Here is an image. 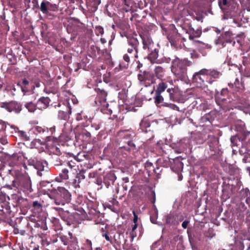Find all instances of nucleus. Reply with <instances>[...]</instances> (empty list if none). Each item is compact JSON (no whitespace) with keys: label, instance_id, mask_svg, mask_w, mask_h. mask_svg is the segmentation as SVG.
Segmentation results:
<instances>
[{"label":"nucleus","instance_id":"nucleus-1","mask_svg":"<svg viewBox=\"0 0 250 250\" xmlns=\"http://www.w3.org/2000/svg\"><path fill=\"white\" fill-rule=\"evenodd\" d=\"M217 113L216 111L212 110L208 113H206L204 115V131L211 132V134L208 135L207 139V144L209 146L210 152H209V157L212 159H218L220 155V151L219 148V140L216 137L212 131L214 130V122L217 117Z\"/></svg>","mask_w":250,"mask_h":250},{"label":"nucleus","instance_id":"nucleus-2","mask_svg":"<svg viewBox=\"0 0 250 250\" xmlns=\"http://www.w3.org/2000/svg\"><path fill=\"white\" fill-rule=\"evenodd\" d=\"M187 59L176 58L172 62L171 70L177 80L186 82L187 81V67L191 65Z\"/></svg>","mask_w":250,"mask_h":250},{"label":"nucleus","instance_id":"nucleus-3","mask_svg":"<svg viewBox=\"0 0 250 250\" xmlns=\"http://www.w3.org/2000/svg\"><path fill=\"white\" fill-rule=\"evenodd\" d=\"M95 91L97 94L95 101L96 104L102 106L101 110L104 113L111 114L112 111L108 108L109 104L106 102L107 92L100 88H95Z\"/></svg>","mask_w":250,"mask_h":250},{"label":"nucleus","instance_id":"nucleus-4","mask_svg":"<svg viewBox=\"0 0 250 250\" xmlns=\"http://www.w3.org/2000/svg\"><path fill=\"white\" fill-rule=\"evenodd\" d=\"M71 200V194L63 187H59L54 198V203L57 205L63 206L68 204Z\"/></svg>","mask_w":250,"mask_h":250},{"label":"nucleus","instance_id":"nucleus-5","mask_svg":"<svg viewBox=\"0 0 250 250\" xmlns=\"http://www.w3.org/2000/svg\"><path fill=\"white\" fill-rule=\"evenodd\" d=\"M14 184L18 186V190L27 194L32 191L31 180L27 175H22L18 177L14 181Z\"/></svg>","mask_w":250,"mask_h":250},{"label":"nucleus","instance_id":"nucleus-6","mask_svg":"<svg viewBox=\"0 0 250 250\" xmlns=\"http://www.w3.org/2000/svg\"><path fill=\"white\" fill-rule=\"evenodd\" d=\"M138 57V49L136 45L132 42L129 41L127 53L123 56L124 60L128 63L130 60L135 61Z\"/></svg>","mask_w":250,"mask_h":250},{"label":"nucleus","instance_id":"nucleus-7","mask_svg":"<svg viewBox=\"0 0 250 250\" xmlns=\"http://www.w3.org/2000/svg\"><path fill=\"white\" fill-rule=\"evenodd\" d=\"M167 39L170 42L171 46L175 48H181L182 45V39L179 34H178L176 29H174L168 34Z\"/></svg>","mask_w":250,"mask_h":250},{"label":"nucleus","instance_id":"nucleus-8","mask_svg":"<svg viewBox=\"0 0 250 250\" xmlns=\"http://www.w3.org/2000/svg\"><path fill=\"white\" fill-rule=\"evenodd\" d=\"M241 16V10L239 8V5L235 2H232V4L229 8L225 12L224 19L238 17Z\"/></svg>","mask_w":250,"mask_h":250},{"label":"nucleus","instance_id":"nucleus-9","mask_svg":"<svg viewBox=\"0 0 250 250\" xmlns=\"http://www.w3.org/2000/svg\"><path fill=\"white\" fill-rule=\"evenodd\" d=\"M228 85L230 88H232L233 90L239 93H242L245 90L244 83L242 77H241L240 79L238 78H236L234 81L233 83H229Z\"/></svg>","mask_w":250,"mask_h":250},{"label":"nucleus","instance_id":"nucleus-10","mask_svg":"<svg viewBox=\"0 0 250 250\" xmlns=\"http://www.w3.org/2000/svg\"><path fill=\"white\" fill-rule=\"evenodd\" d=\"M167 92L168 93L169 97L170 100L174 102H183V99H181L180 96L182 95L181 91L177 87L174 88H168Z\"/></svg>","mask_w":250,"mask_h":250},{"label":"nucleus","instance_id":"nucleus-11","mask_svg":"<svg viewBox=\"0 0 250 250\" xmlns=\"http://www.w3.org/2000/svg\"><path fill=\"white\" fill-rule=\"evenodd\" d=\"M1 107L5 108L8 111H14L19 113L21 109V105L16 102H11L9 103H1L0 104Z\"/></svg>","mask_w":250,"mask_h":250},{"label":"nucleus","instance_id":"nucleus-12","mask_svg":"<svg viewBox=\"0 0 250 250\" xmlns=\"http://www.w3.org/2000/svg\"><path fill=\"white\" fill-rule=\"evenodd\" d=\"M69 237L63 236L61 237V240L64 245H68L73 249H77V242L75 237H73L72 234L70 232L69 233Z\"/></svg>","mask_w":250,"mask_h":250},{"label":"nucleus","instance_id":"nucleus-13","mask_svg":"<svg viewBox=\"0 0 250 250\" xmlns=\"http://www.w3.org/2000/svg\"><path fill=\"white\" fill-rule=\"evenodd\" d=\"M203 70L195 72L192 76V83L197 87H201L203 83Z\"/></svg>","mask_w":250,"mask_h":250},{"label":"nucleus","instance_id":"nucleus-14","mask_svg":"<svg viewBox=\"0 0 250 250\" xmlns=\"http://www.w3.org/2000/svg\"><path fill=\"white\" fill-rule=\"evenodd\" d=\"M34 132L37 135H42L46 138V141H49L50 136H48L49 134L48 128L42 127L40 126H35L33 128Z\"/></svg>","mask_w":250,"mask_h":250},{"label":"nucleus","instance_id":"nucleus-15","mask_svg":"<svg viewBox=\"0 0 250 250\" xmlns=\"http://www.w3.org/2000/svg\"><path fill=\"white\" fill-rule=\"evenodd\" d=\"M141 38L143 44V48L145 49H147L149 51L153 50V42L148 35H143L141 36Z\"/></svg>","mask_w":250,"mask_h":250},{"label":"nucleus","instance_id":"nucleus-16","mask_svg":"<svg viewBox=\"0 0 250 250\" xmlns=\"http://www.w3.org/2000/svg\"><path fill=\"white\" fill-rule=\"evenodd\" d=\"M46 140L45 141H42L40 139H34L30 143V147L31 148H37L39 151H42L44 149V146H46L47 144H46Z\"/></svg>","mask_w":250,"mask_h":250},{"label":"nucleus","instance_id":"nucleus-17","mask_svg":"<svg viewBox=\"0 0 250 250\" xmlns=\"http://www.w3.org/2000/svg\"><path fill=\"white\" fill-rule=\"evenodd\" d=\"M126 143V142H125ZM120 150L122 151H127L129 153H133L136 150V146L131 141L126 142V144L120 146Z\"/></svg>","mask_w":250,"mask_h":250},{"label":"nucleus","instance_id":"nucleus-18","mask_svg":"<svg viewBox=\"0 0 250 250\" xmlns=\"http://www.w3.org/2000/svg\"><path fill=\"white\" fill-rule=\"evenodd\" d=\"M50 100L47 97L41 98L37 103V107L41 110L46 108L49 105Z\"/></svg>","mask_w":250,"mask_h":250},{"label":"nucleus","instance_id":"nucleus-19","mask_svg":"<svg viewBox=\"0 0 250 250\" xmlns=\"http://www.w3.org/2000/svg\"><path fill=\"white\" fill-rule=\"evenodd\" d=\"M100 3L101 0H88L86 4L88 10L93 12L97 10L98 5Z\"/></svg>","mask_w":250,"mask_h":250},{"label":"nucleus","instance_id":"nucleus-20","mask_svg":"<svg viewBox=\"0 0 250 250\" xmlns=\"http://www.w3.org/2000/svg\"><path fill=\"white\" fill-rule=\"evenodd\" d=\"M232 2H234L231 0H218V4L220 8L224 12L229 8L232 4Z\"/></svg>","mask_w":250,"mask_h":250},{"label":"nucleus","instance_id":"nucleus-21","mask_svg":"<svg viewBox=\"0 0 250 250\" xmlns=\"http://www.w3.org/2000/svg\"><path fill=\"white\" fill-rule=\"evenodd\" d=\"M140 130L145 133L150 131V124L149 121L146 119H144L140 124Z\"/></svg>","mask_w":250,"mask_h":250},{"label":"nucleus","instance_id":"nucleus-22","mask_svg":"<svg viewBox=\"0 0 250 250\" xmlns=\"http://www.w3.org/2000/svg\"><path fill=\"white\" fill-rule=\"evenodd\" d=\"M85 179V175H84V171H81L77 174L76 179L73 182V186L75 188H80V184L81 181Z\"/></svg>","mask_w":250,"mask_h":250},{"label":"nucleus","instance_id":"nucleus-23","mask_svg":"<svg viewBox=\"0 0 250 250\" xmlns=\"http://www.w3.org/2000/svg\"><path fill=\"white\" fill-rule=\"evenodd\" d=\"M250 135V132H248L245 136H243V137L239 138L238 136H233L230 138V141L232 146H237L239 145L238 144V142H241V141H243L245 139L246 137L247 136H249Z\"/></svg>","mask_w":250,"mask_h":250},{"label":"nucleus","instance_id":"nucleus-24","mask_svg":"<svg viewBox=\"0 0 250 250\" xmlns=\"http://www.w3.org/2000/svg\"><path fill=\"white\" fill-rule=\"evenodd\" d=\"M209 75L211 77L216 79L218 78L220 73L215 69H207L204 68V75Z\"/></svg>","mask_w":250,"mask_h":250},{"label":"nucleus","instance_id":"nucleus-25","mask_svg":"<svg viewBox=\"0 0 250 250\" xmlns=\"http://www.w3.org/2000/svg\"><path fill=\"white\" fill-rule=\"evenodd\" d=\"M68 170L66 168L62 169V172L59 174V178L57 177L56 178V181L61 182V180H65L68 179Z\"/></svg>","mask_w":250,"mask_h":250},{"label":"nucleus","instance_id":"nucleus-26","mask_svg":"<svg viewBox=\"0 0 250 250\" xmlns=\"http://www.w3.org/2000/svg\"><path fill=\"white\" fill-rule=\"evenodd\" d=\"M34 167L37 170V174L39 176H42L43 175L42 171H44V166L42 162L38 160Z\"/></svg>","mask_w":250,"mask_h":250},{"label":"nucleus","instance_id":"nucleus-27","mask_svg":"<svg viewBox=\"0 0 250 250\" xmlns=\"http://www.w3.org/2000/svg\"><path fill=\"white\" fill-rule=\"evenodd\" d=\"M242 197L246 198L245 201L250 207V191L247 188L243 189L241 191Z\"/></svg>","mask_w":250,"mask_h":250},{"label":"nucleus","instance_id":"nucleus-28","mask_svg":"<svg viewBox=\"0 0 250 250\" xmlns=\"http://www.w3.org/2000/svg\"><path fill=\"white\" fill-rule=\"evenodd\" d=\"M52 5L49 1L46 0H43L41 4L40 9L43 14H47L48 13V8L49 6Z\"/></svg>","mask_w":250,"mask_h":250},{"label":"nucleus","instance_id":"nucleus-29","mask_svg":"<svg viewBox=\"0 0 250 250\" xmlns=\"http://www.w3.org/2000/svg\"><path fill=\"white\" fill-rule=\"evenodd\" d=\"M155 73L159 79H162L165 76V69L161 66H158L155 67Z\"/></svg>","mask_w":250,"mask_h":250},{"label":"nucleus","instance_id":"nucleus-30","mask_svg":"<svg viewBox=\"0 0 250 250\" xmlns=\"http://www.w3.org/2000/svg\"><path fill=\"white\" fill-rule=\"evenodd\" d=\"M167 87V85L165 83L161 82L158 85L155 92L161 94L163 92H164L165 90Z\"/></svg>","mask_w":250,"mask_h":250},{"label":"nucleus","instance_id":"nucleus-31","mask_svg":"<svg viewBox=\"0 0 250 250\" xmlns=\"http://www.w3.org/2000/svg\"><path fill=\"white\" fill-rule=\"evenodd\" d=\"M206 93L207 95L206 99L207 100L211 99L213 98V95H214V92L213 91L209 89L208 88V86L206 87L204 86V94Z\"/></svg>","mask_w":250,"mask_h":250},{"label":"nucleus","instance_id":"nucleus-32","mask_svg":"<svg viewBox=\"0 0 250 250\" xmlns=\"http://www.w3.org/2000/svg\"><path fill=\"white\" fill-rule=\"evenodd\" d=\"M148 74L144 72L143 74H139L138 75V79L142 84H144L146 86V84L144 83L147 79Z\"/></svg>","mask_w":250,"mask_h":250},{"label":"nucleus","instance_id":"nucleus-33","mask_svg":"<svg viewBox=\"0 0 250 250\" xmlns=\"http://www.w3.org/2000/svg\"><path fill=\"white\" fill-rule=\"evenodd\" d=\"M25 107L28 109L29 112H34L36 109L37 105L36 106L32 102H28L25 104Z\"/></svg>","mask_w":250,"mask_h":250},{"label":"nucleus","instance_id":"nucleus-34","mask_svg":"<svg viewBox=\"0 0 250 250\" xmlns=\"http://www.w3.org/2000/svg\"><path fill=\"white\" fill-rule=\"evenodd\" d=\"M202 34L201 30L197 29L196 31L193 30L192 33L189 35V38L192 40L194 38L199 37Z\"/></svg>","mask_w":250,"mask_h":250},{"label":"nucleus","instance_id":"nucleus-35","mask_svg":"<svg viewBox=\"0 0 250 250\" xmlns=\"http://www.w3.org/2000/svg\"><path fill=\"white\" fill-rule=\"evenodd\" d=\"M231 19H233V23L235 24V26H233L234 27L237 26V27H242V19L240 17H235V18H232Z\"/></svg>","mask_w":250,"mask_h":250},{"label":"nucleus","instance_id":"nucleus-36","mask_svg":"<svg viewBox=\"0 0 250 250\" xmlns=\"http://www.w3.org/2000/svg\"><path fill=\"white\" fill-rule=\"evenodd\" d=\"M228 97L226 96L218 95L215 97V100L218 104H222L227 100Z\"/></svg>","mask_w":250,"mask_h":250},{"label":"nucleus","instance_id":"nucleus-37","mask_svg":"<svg viewBox=\"0 0 250 250\" xmlns=\"http://www.w3.org/2000/svg\"><path fill=\"white\" fill-rule=\"evenodd\" d=\"M8 199V200H10L9 197L7 196L5 194L0 193V204H3L4 206H6L7 204L6 199Z\"/></svg>","mask_w":250,"mask_h":250},{"label":"nucleus","instance_id":"nucleus-38","mask_svg":"<svg viewBox=\"0 0 250 250\" xmlns=\"http://www.w3.org/2000/svg\"><path fill=\"white\" fill-rule=\"evenodd\" d=\"M154 99H155V103L156 104H159L161 103L164 100V98L161 96V93H158L157 92H155Z\"/></svg>","mask_w":250,"mask_h":250},{"label":"nucleus","instance_id":"nucleus-39","mask_svg":"<svg viewBox=\"0 0 250 250\" xmlns=\"http://www.w3.org/2000/svg\"><path fill=\"white\" fill-rule=\"evenodd\" d=\"M230 35V33L229 32H226L224 35H222V38L223 39L225 40V42H218L217 43H222V45L224 46L225 45L224 44L226 42L231 43V40L230 39H226V37L227 36H229Z\"/></svg>","mask_w":250,"mask_h":250},{"label":"nucleus","instance_id":"nucleus-40","mask_svg":"<svg viewBox=\"0 0 250 250\" xmlns=\"http://www.w3.org/2000/svg\"><path fill=\"white\" fill-rule=\"evenodd\" d=\"M154 52H152L149 55V58L151 62H155L156 59L158 58V54L156 51V49H153Z\"/></svg>","mask_w":250,"mask_h":250},{"label":"nucleus","instance_id":"nucleus-41","mask_svg":"<svg viewBox=\"0 0 250 250\" xmlns=\"http://www.w3.org/2000/svg\"><path fill=\"white\" fill-rule=\"evenodd\" d=\"M58 117L61 120H65L68 118V114L66 112L60 110L58 113Z\"/></svg>","mask_w":250,"mask_h":250},{"label":"nucleus","instance_id":"nucleus-42","mask_svg":"<svg viewBox=\"0 0 250 250\" xmlns=\"http://www.w3.org/2000/svg\"><path fill=\"white\" fill-rule=\"evenodd\" d=\"M164 106L168 107L169 109H171L172 110H177L179 111V107L177 106L175 104H167L165 103L164 104H163Z\"/></svg>","mask_w":250,"mask_h":250},{"label":"nucleus","instance_id":"nucleus-43","mask_svg":"<svg viewBox=\"0 0 250 250\" xmlns=\"http://www.w3.org/2000/svg\"><path fill=\"white\" fill-rule=\"evenodd\" d=\"M68 166L71 168L73 169L74 170L77 171V166L76 165L75 161L71 160L68 162Z\"/></svg>","mask_w":250,"mask_h":250},{"label":"nucleus","instance_id":"nucleus-44","mask_svg":"<svg viewBox=\"0 0 250 250\" xmlns=\"http://www.w3.org/2000/svg\"><path fill=\"white\" fill-rule=\"evenodd\" d=\"M51 152L56 155H60L61 154V150L57 146H53Z\"/></svg>","mask_w":250,"mask_h":250},{"label":"nucleus","instance_id":"nucleus-45","mask_svg":"<svg viewBox=\"0 0 250 250\" xmlns=\"http://www.w3.org/2000/svg\"><path fill=\"white\" fill-rule=\"evenodd\" d=\"M37 161L38 160L36 158H32L28 160V164L29 165L32 166L34 167Z\"/></svg>","mask_w":250,"mask_h":250},{"label":"nucleus","instance_id":"nucleus-46","mask_svg":"<svg viewBox=\"0 0 250 250\" xmlns=\"http://www.w3.org/2000/svg\"><path fill=\"white\" fill-rule=\"evenodd\" d=\"M33 207L35 209L38 210L39 211L42 209V205L38 201H34L33 203Z\"/></svg>","mask_w":250,"mask_h":250},{"label":"nucleus","instance_id":"nucleus-47","mask_svg":"<svg viewBox=\"0 0 250 250\" xmlns=\"http://www.w3.org/2000/svg\"><path fill=\"white\" fill-rule=\"evenodd\" d=\"M18 85L21 86V91L24 95H25L26 92L29 91V88L28 86H24V85H22L20 83H18Z\"/></svg>","mask_w":250,"mask_h":250},{"label":"nucleus","instance_id":"nucleus-48","mask_svg":"<svg viewBox=\"0 0 250 250\" xmlns=\"http://www.w3.org/2000/svg\"><path fill=\"white\" fill-rule=\"evenodd\" d=\"M190 54L192 58H198L200 56V53L196 50H193Z\"/></svg>","mask_w":250,"mask_h":250},{"label":"nucleus","instance_id":"nucleus-49","mask_svg":"<svg viewBox=\"0 0 250 250\" xmlns=\"http://www.w3.org/2000/svg\"><path fill=\"white\" fill-rule=\"evenodd\" d=\"M103 236L104 237L105 239L110 243V244H111L113 243V240L111 237L109 236L108 234L105 233L103 234Z\"/></svg>","mask_w":250,"mask_h":250},{"label":"nucleus","instance_id":"nucleus-50","mask_svg":"<svg viewBox=\"0 0 250 250\" xmlns=\"http://www.w3.org/2000/svg\"><path fill=\"white\" fill-rule=\"evenodd\" d=\"M96 31L98 33V34L103 35L104 33V30L103 27L101 26H98L96 27Z\"/></svg>","mask_w":250,"mask_h":250},{"label":"nucleus","instance_id":"nucleus-51","mask_svg":"<svg viewBox=\"0 0 250 250\" xmlns=\"http://www.w3.org/2000/svg\"><path fill=\"white\" fill-rule=\"evenodd\" d=\"M0 142L2 145H3L6 144L8 143V142H7V140L6 137H0Z\"/></svg>","mask_w":250,"mask_h":250},{"label":"nucleus","instance_id":"nucleus-52","mask_svg":"<svg viewBox=\"0 0 250 250\" xmlns=\"http://www.w3.org/2000/svg\"><path fill=\"white\" fill-rule=\"evenodd\" d=\"M83 156V157H84V155L83 154V153L82 154H81V153H79L78 154V156H77V157H76L75 158V159L76 160H77V161L78 162H81L82 161H83V160L81 158V157Z\"/></svg>","mask_w":250,"mask_h":250},{"label":"nucleus","instance_id":"nucleus-53","mask_svg":"<svg viewBox=\"0 0 250 250\" xmlns=\"http://www.w3.org/2000/svg\"><path fill=\"white\" fill-rule=\"evenodd\" d=\"M137 228V224H134V225L132 227V232H131V235L132 237L133 238L135 236L133 234V232L136 230Z\"/></svg>","mask_w":250,"mask_h":250},{"label":"nucleus","instance_id":"nucleus-54","mask_svg":"<svg viewBox=\"0 0 250 250\" xmlns=\"http://www.w3.org/2000/svg\"><path fill=\"white\" fill-rule=\"evenodd\" d=\"M49 130V134H48V136H50V135H52L53 134V133L55 131V126H53V127H50V128H48Z\"/></svg>","mask_w":250,"mask_h":250},{"label":"nucleus","instance_id":"nucleus-55","mask_svg":"<svg viewBox=\"0 0 250 250\" xmlns=\"http://www.w3.org/2000/svg\"><path fill=\"white\" fill-rule=\"evenodd\" d=\"M133 214L134 216L133 222L134 224H137L138 219V216L137 215L136 213H135V212L134 211H133Z\"/></svg>","mask_w":250,"mask_h":250},{"label":"nucleus","instance_id":"nucleus-56","mask_svg":"<svg viewBox=\"0 0 250 250\" xmlns=\"http://www.w3.org/2000/svg\"><path fill=\"white\" fill-rule=\"evenodd\" d=\"M8 208L7 204H6V206H4L3 204H0V211H3L4 209L8 210Z\"/></svg>","mask_w":250,"mask_h":250},{"label":"nucleus","instance_id":"nucleus-57","mask_svg":"<svg viewBox=\"0 0 250 250\" xmlns=\"http://www.w3.org/2000/svg\"><path fill=\"white\" fill-rule=\"evenodd\" d=\"M228 92V90L227 89H223L221 91L220 95L226 96V97H228V95H227Z\"/></svg>","mask_w":250,"mask_h":250},{"label":"nucleus","instance_id":"nucleus-58","mask_svg":"<svg viewBox=\"0 0 250 250\" xmlns=\"http://www.w3.org/2000/svg\"><path fill=\"white\" fill-rule=\"evenodd\" d=\"M239 208H241L242 211H245L247 209V207L245 206L244 203H241L239 205Z\"/></svg>","mask_w":250,"mask_h":250},{"label":"nucleus","instance_id":"nucleus-59","mask_svg":"<svg viewBox=\"0 0 250 250\" xmlns=\"http://www.w3.org/2000/svg\"><path fill=\"white\" fill-rule=\"evenodd\" d=\"M189 223V221L187 220H185L184 222H183L182 224V226L184 229H186L188 227V225Z\"/></svg>","mask_w":250,"mask_h":250},{"label":"nucleus","instance_id":"nucleus-60","mask_svg":"<svg viewBox=\"0 0 250 250\" xmlns=\"http://www.w3.org/2000/svg\"><path fill=\"white\" fill-rule=\"evenodd\" d=\"M29 82L26 79H24L21 84L24 85V86H28L29 85Z\"/></svg>","mask_w":250,"mask_h":250},{"label":"nucleus","instance_id":"nucleus-61","mask_svg":"<svg viewBox=\"0 0 250 250\" xmlns=\"http://www.w3.org/2000/svg\"><path fill=\"white\" fill-rule=\"evenodd\" d=\"M239 246V250H243L244 246L243 244L241 242H239V244H237Z\"/></svg>","mask_w":250,"mask_h":250},{"label":"nucleus","instance_id":"nucleus-62","mask_svg":"<svg viewBox=\"0 0 250 250\" xmlns=\"http://www.w3.org/2000/svg\"><path fill=\"white\" fill-rule=\"evenodd\" d=\"M184 150H185V148L184 147L182 148L178 149L175 150V152H176L177 153H181L183 152Z\"/></svg>","mask_w":250,"mask_h":250},{"label":"nucleus","instance_id":"nucleus-63","mask_svg":"<svg viewBox=\"0 0 250 250\" xmlns=\"http://www.w3.org/2000/svg\"><path fill=\"white\" fill-rule=\"evenodd\" d=\"M156 218L155 217L150 216V221L153 224H156Z\"/></svg>","mask_w":250,"mask_h":250},{"label":"nucleus","instance_id":"nucleus-64","mask_svg":"<svg viewBox=\"0 0 250 250\" xmlns=\"http://www.w3.org/2000/svg\"><path fill=\"white\" fill-rule=\"evenodd\" d=\"M239 151L241 154H244L246 153V149L245 147H242Z\"/></svg>","mask_w":250,"mask_h":250}]
</instances>
